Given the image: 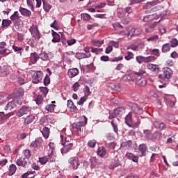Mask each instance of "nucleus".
I'll return each mask as SVG.
<instances>
[{
    "mask_svg": "<svg viewBox=\"0 0 178 178\" xmlns=\"http://www.w3.org/2000/svg\"><path fill=\"white\" fill-rule=\"evenodd\" d=\"M145 71L140 70L139 72H134L132 73L135 80L136 81V85L138 87H145L147 86V80L145 78H143V74H145Z\"/></svg>",
    "mask_w": 178,
    "mask_h": 178,
    "instance_id": "f257e3e1",
    "label": "nucleus"
},
{
    "mask_svg": "<svg viewBox=\"0 0 178 178\" xmlns=\"http://www.w3.org/2000/svg\"><path fill=\"white\" fill-rule=\"evenodd\" d=\"M172 75L173 71L169 67H165L163 69V73L159 75V79L161 81H168V80L172 79Z\"/></svg>",
    "mask_w": 178,
    "mask_h": 178,
    "instance_id": "f03ea898",
    "label": "nucleus"
},
{
    "mask_svg": "<svg viewBox=\"0 0 178 178\" xmlns=\"http://www.w3.org/2000/svg\"><path fill=\"white\" fill-rule=\"evenodd\" d=\"M60 138L62 144L63 145V147L61 148L60 151L62 154H67V152L72 151V149L73 148V143H69V141H65V140H66V138H65V136H63V135H60Z\"/></svg>",
    "mask_w": 178,
    "mask_h": 178,
    "instance_id": "7ed1b4c3",
    "label": "nucleus"
},
{
    "mask_svg": "<svg viewBox=\"0 0 178 178\" xmlns=\"http://www.w3.org/2000/svg\"><path fill=\"white\" fill-rule=\"evenodd\" d=\"M29 31L31 33V35L35 38V40H40L41 35L40 31L38 30V26L33 24L30 29Z\"/></svg>",
    "mask_w": 178,
    "mask_h": 178,
    "instance_id": "20e7f679",
    "label": "nucleus"
},
{
    "mask_svg": "<svg viewBox=\"0 0 178 178\" xmlns=\"http://www.w3.org/2000/svg\"><path fill=\"white\" fill-rule=\"evenodd\" d=\"M83 119L84 122L81 121L78 122H74L72 124V128L75 129L76 130H79V131H83V129H81V127H84V126L87 124V120H88L87 117H86L85 115H83Z\"/></svg>",
    "mask_w": 178,
    "mask_h": 178,
    "instance_id": "39448f33",
    "label": "nucleus"
},
{
    "mask_svg": "<svg viewBox=\"0 0 178 178\" xmlns=\"http://www.w3.org/2000/svg\"><path fill=\"white\" fill-rule=\"evenodd\" d=\"M42 138L40 137V138H37L35 141H33L31 143V147L32 148V149H33V151H38V149H40V148H41L42 147Z\"/></svg>",
    "mask_w": 178,
    "mask_h": 178,
    "instance_id": "423d86ee",
    "label": "nucleus"
},
{
    "mask_svg": "<svg viewBox=\"0 0 178 178\" xmlns=\"http://www.w3.org/2000/svg\"><path fill=\"white\" fill-rule=\"evenodd\" d=\"M132 113L131 112L129 113L128 115L125 118V123L127 124V126H129V127H131V126H138L140 124V120H138V122H133V118H132Z\"/></svg>",
    "mask_w": 178,
    "mask_h": 178,
    "instance_id": "0eeeda50",
    "label": "nucleus"
},
{
    "mask_svg": "<svg viewBox=\"0 0 178 178\" xmlns=\"http://www.w3.org/2000/svg\"><path fill=\"white\" fill-rule=\"evenodd\" d=\"M129 106L136 115H143L144 110H143V108H141L138 104H134V103H131L129 104Z\"/></svg>",
    "mask_w": 178,
    "mask_h": 178,
    "instance_id": "6e6552de",
    "label": "nucleus"
},
{
    "mask_svg": "<svg viewBox=\"0 0 178 178\" xmlns=\"http://www.w3.org/2000/svg\"><path fill=\"white\" fill-rule=\"evenodd\" d=\"M43 74H44L41 71L33 72V73L32 74V77L33 79V83L34 84H38V83H40V81L42 80Z\"/></svg>",
    "mask_w": 178,
    "mask_h": 178,
    "instance_id": "1a4fd4ad",
    "label": "nucleus"
},
{
    "mask_svg": "<svg viewBox=\"0 0 178 178\" xmlns=\"http://www.w3.org/2000/svg\"><path fill=\"white\" fill-rule=\"evenodd\" d=\"M143 33V29L141 28H132L129 32H128V37L130 38H133V37H137V35H140Z\"/></svg>",
    "mask_w": 178,
    "mask_h": 178,
    "instance_id": "9d476101",
    "label": "nucleus"
},
{
    "mask_svg": "<svg viewBox=\"0 0 178 178\" xmlns=\"http://www.w3.org/2000/svg\"><path fill=\"white\" fill-rule=\"evenodd\" d=\"M31 111V107L23 106L17 112V116L18 118H22L24 115H27Z\"/></svg>",
    "mask_w": 178,
    "mask_h": 178,
    "instance_id": "9b49d317",
    "label": "nucleus"
},
{
    "mask_svg": "<svg viewBox=\"0 0 178 178\" xmlns=\"http://www.w3.org/2000/svg\"><path fill=\"white\" fill-rule=\"evenodd\" d=\"M147 152H148V147H147V145L144 143L140 144L138 147L139 156H145Z\"/></svg>",
    "mask_w": 178,
    "mask_h": 178,
    "instance_id": "f8f14e48",
    "label": "nucleus"
},
{
    "mask_svg": "<svg viewBox=\"0 0 178 178\" xmlns=\"http://www.w3.org/2000/svg\"><path fill=\"white\" fill-rule=\"evenodd\" d=\"M17 166H22V168H27L29 166V160L24 158H19L16 161Z\"/></svg>",
    "mask_w": 178,
    "mask_h": 178,
    "instance_id": "ddd939ff",
    "label": "nucleus"
},
{
    "mask_svg": "<svg viewBox=\"0 0 178 178\" xmlns=\"http://www.w3.org/2000/svg\"><path fill=\"white\" fill-rule=\"evenodd\" d=\"M22 95H24V89H23V88H19L14 90L13 98H19V97H22Z\"/></svg>",
    "mask_w": 178,
    "mask_h": 178,
    "instance_id": "4468645a",
    "label": "nucleus"
},
{
    "mask_svg": "<svg viewBox=\"0 0 178 178\" xmlns=\"http://www.w3.org/2000/svg\"><path fill=\"white\" fill-rule=\"evenodd\" d=\"M69 163L72 165L74 169L79 168V158L72 157L69 159Z\"/></svg>",
    "mask_w": 178,
    "mask_h": 178,
    "instance_id": "2eb2a0df",
    "label": "nucleus"
},
{
    "mask_svg": "<svg viewBox=\"0 0 178 178\" xmlns=\"http://www.w3.org/2000/svg\"><path fill=\"white\" fill-rule=\"evenodd\" d=\"M67 74L70 79H73V77H76L77 74H79V69L77 68H72L70 69L67 72Z\"/></svg>",
    "mask_w": 178,
    "mask_h": 178,
    "instance_id": "dca6fc26",
    "label": "nucleus"
},
{
    "mask_svg": "<svg viewBox=\"0 0 178 178\" xmlns=\"http://www.w3.org/2000/svg\"><path fill=\"white\" fill-rule=\"evenodd\" d=\"M154 126L156 127V129H159V130H165V129H166V124L159 121H155L154 122Z\"/></svg>",
    "mask_w": 178,
    "mask_h": 178,
    "instance_id": "f3484780",
    "label": "nucleus"
},
{
    "mask_svg": "<svg viewBox=\"0 0 178 178\" xmlns=\"http://www.w3.org/2000/svg\"><path fill=\"white\" fill-rule=\"evenodd\" d=\"M67 106L70 109V112H76L77 111V107L74 106V103L70 99L67 101Z\"/></svg>",
    "mask_w": 178,
    "mask_h": 178,
    "instance_id": "a211bd4d",
    "label": "nucleus"
},
{
    "mask_svg": "<svg viewBox=\"0 0 178 178\" xmlns=\"http://www.w3.org/2000/svg\"><path fill=\"white\" fill-rule=\"evenodd\" d=\"M76 58L77 59H84L86 58H91V54H86V53H76Z\"/></svg>",
    "mask_w": 178,
    "mask_h": 178,
    "instance_id": "6ab92c4d",
    "label": "nucleus"
},
{
    "mask_svg": "<svg viewBox=\"0 0 178 178\" xmlns=\"http://www.w3.org/2000/svg\"><path fill=\"white\" fill-rule=\"evenodd\" d=\"M16 107V103L15 101H11L7 104L5 106V111H12V109Z\"/></svg>",
    "mask_w": 178,
    "mask_h": 178,
    "instance_id": "aec40b11",
    "label": "nucleus"
},
{
    "mask_svg": "<svg viewBox=\"0 0 178 178\" xmlns=\"http://www.w3.org/2000/svg\"><path fill=\"white\" fill-rule=\"evenodd\" d=\"M19 12L21 13V15H22V16H31V11L24 8H19Z\"/></svg>",
    "mask_w": 178,
    "mask_h": 178,
    "instance_id": "412c9836",
    "label": "nucleus"
},
{
    "mask_svg": "<svg viewBox=\"0 0 178 178\" xmlns=\"http://www.w3.org/2000/svg\"><path fill=\"white\" fill-rule=\"evenodd\" d=\"M124 113V108L120 107L114 110L113 115H115V116H122V115H123Z\"/></svg>",
    "mask_w": 178,
    "mask_h": 178,
    "instance_id": "4be33fe9",
    "label": "nucleus"
},
{
    "mask_svg": "<svg viewBox=\"0 0 178 178\" xmlns=\"http://www.w3.org/2000/svg\"><path fill=\"white\" fill-rule=\"evenodd\" d=\"M38 59H40V56H38V54H37V53L31 54L30 60L31 63H36Z\"/></svg>",
    "mask_w": 178,
    "mask_h": 178,
    "instance_id": "5701e85b",
    "label": "nucleus"
},
{
    "mask_svg": "<svg viewBox=\"0 0 178 178\" xmlns=\"http://www.w3.org/2000/svg\"><path fill=\"white\" fill-rule=\"evenodd\" d=\"M44 138L47 140L49 137V129L48 127H44L42 130L40 131Z\"/></svg>",
    "mask_w": 178,
    "mask_h": 178,
    "instance_id": "b1692460",
    "label": "nucleus"
},
{
    "mask_svg": "<svg viewBox=\"0 0 178 178\" xmlns=\"http://www.w3.org/2000/svg\"><path fill=\"white\" fill-rule=\"evenodd\" d=\"M147 67L149 70H151L152 72H155L156 73H157V72H159V67H158V65L154 64H148L147 65Z\"/></svg>",
    "mask_w": 178,
    "mask_h": 178,
    "instance_id": "393cba45",
    "label": "nucleus"
},
{
    "mask_svg": "<svg viewBox=\"0 0 178 178\" xmlns=\"http://www.w3.org/2000/svg\"><path fill=\"white\" fill-rule=\"evenodd\" d=\"M51 54L47 52H42L40 54V58L42 60H49Z\"/></svg>",
    "mask_w": 178,
    "mask_h": 178,
    "instance_id": "a878e982",
    "label": "nucleus"
},
{
    "mask_svg": "<svg viewBox=\"0 0 178 178\" xmlns=\"http://www.w3.org/2000/svg\"><path fill=\"white\" fill-rule=\"evenodd\" d=\"M35 117L33 115H28L25 119H24V124H30L32 122H34V119Z\"/></svg>",
    "mask_w": 178,
    "mask_h": 178,
    "instance_id": "bb28decb",
    "label": "nucleus"
},
{
    "mask_svg": "<svg viewBox=\"0 0 178 178\" xmlns=\"http://www.w3.org/2000/svg\"><path fill=\"white\" fill-rule=\"evenodd\" d=\"M90 162L91 169H94V168L98 165V159H97L96 157H91L90 159Z\"/></svg>",
    "mask_w": 178,
    "mask_h": 178,
    "instance_id": "cd10ccee",
    "label": "nucleus"
},
{
    "mask_svg": "<svg viewBox=\"0 0 178 178\" xmlns=\"http://www.w3.org/2000/svg\"><path fill=\"white\" fill-rule=\"evenodd\" d=\"M11 24H12V21L8 19H3L1 27L3 29H8V27H9Z\"/></svg>",
    "mask_w": 178,
    "mask_h": 178,
    "instance_id": "c85d7f7f",
    "label": "nucleus"
},
{
    "mask_svg": "<svg viewBox=\"0 0 178 178\" xmlns=\"http://www.w3.org/2000/svg\"><path fill=\"white\" fill-rule=\"evenodd\" d=\"M48 162H55L56 161V154L54 153V152H51L50 154L47 156Z\"/></svg>",
    "mask_w": 178,
    "mask_h": 178,
    "instance_id": "c756f323",
    "label": "nucleus"
},
{
    "mask_svg": "<svg viewBox=\"0 0 178 178\" xmlns=\"http://www.w3.org/2000/svg\"><path fill=\"white\" fill-rule=\"evenodd\" d=\"M19 19L20 17H19V12L17 11H15L10 17V19L12 22H13V23H16V22H17Z\"/></svg>",
    "mask_w": 178,
    "mask_h": 178,
    "instance_id": "7c9ffc66",
    "label": "nucleus"
},
{
    "mask_svg": "<svg viewBox=\"0 0 178 178\" xmlns=\"http://www.w3.org/2000/svg\"><path fill=\"white\" fill-rule=\"evenodd\" d=\"M165 102L167 104V105H168V106H170V108H173V106L176 105V103L169 97L165 98Z\"/></svg>",
    "mask_w": 178,
    "mask_h": 178,
    "instance_id": "2f4dec72",
    "label": "nucleus"
},
{
    "mask_svg": "<svg viewBox=\"0 0 178 178\" xmlns=\"http://www.w3.org/2000/svg\"><path fill=\"white\" fill-rule=\"evenodd\" d=\"M97 155H99L102 158V156H105V155H106V150H105L104 147H100L98 148Z\"/></svg>",
    "mask_w": 178,
    "mask_h": 178,
    "instance_id": "473e14b6",
    "label": "nucleus"
},
{
    "mask_svg": "<svg viewBox=\"0 0 178 178\" xmlns=\"http://www.w3.org/2000/svg\"><path fill=\"white\" fill-rule=\"evenodd\" d=\"M16 165L15 164L10 165L9 167L8 175L9 176H13L16 172Z\"/></svg>",
    "mask_w": 178,
    "mask_h": 178,
    "instance_id": "72a5a7b5",
    "label": "nucleus"
},
{
    "mask_svg": "<svg viewBox=\"0 0 178 178\" xmlns=\"http://www.w3.org/2000/svg\"><path fill=\"white\" fill-rule=\"evenodd\" d=\"M53 35V39H52V42H59L60 41V36L59 34L56 33V32H53L52 33Z\"/></svg>",
    "mask_w": 178,
    "mask_h": 178,
    "instance_id": "f704fd0d",
    "label": "nucleus"
},
{
    "mask_svg": "<svg viewBox=\"0 0 178 178\" xmlns=\"http://www.w3.org/2000/svg\"><path fill=\"white\" fill-rule=\"evenodd\" d=\"M91 44L94 45V47H101V45H103L104 44V40H91Z\"/></svg>",
    "mask_w": 178,
    "mask_h": 178,
    "instance_id": "c9c22d12",
    "label": "nucleus"
},
{
    "mask_svg": "<svg viewBox=\"0 0 178 178\" xmlns=\"http://www.w3.org/2000/svg\"><path fill=\"white\" fill-rule=\"evenodd\" d=\"M56 107V105L55 104H48L45 106V109L46 111H47V112L52 113L54 112V111H55Z\"/></svg>",
    "mask_w": 178,
    "mask_h": 178,
    "instance_id": "e433bc0d",
    "label": "nucleus"
},
{
    "mask_svg": "<svg viewBox=\"0 0 178 178\" xmlns=\"http://www.w3.org/2000/svg\"><path fill=\"white\" fill-rule=\"evenodd\" d=\"M23 154L24 156L25 157L24 158V159H27V161H29V159H30V158L31 157V152H30L29 149L24 150Z\"/></svg>",
    "mask_w": 178,
    "mask_h": 178,
    "instance_id": "4c0bfd02",
    "label": "nucleus"
},
{
    "mask_svg": "<svg viewBox=\"0 0 178 178\" xmlns=\"http://www.w3.org/2000/svg\"><path fill=\"white\" fill-rule=\"evenodd\" d=\"M42 1L43 2V8L44 10H45V12H49V10H51V5H49L48 3H47L45 1V0H42Z\"/></svg>",
    "mask_w": 178,
    "mask_h": 178,
    "instance_id": "58836bf2",
    "label": "nucleus"
},
{
    "mask_svg": "<svg viewBox=\"0 0 178 178\" xmlns=\"http://www.w3.org/2000/svg\"><path fill=\"white\" fill-rule=\"evenodd\" d=\"M13 49L16 52V54H20V55H22L23 52V47H17L16 45L13 46Z\"/></svg>",
    "mask_w": 178,
    "mask_h": 178,
    "instance_id": "ea45409f",
    "label": "nucleus"
},
{
    "mask_svg": "<svg viewBox=\"0 0 178 178\" xmlns=\"http://www.w3.org/2000/svg\"><path fill=\"white\" fill-rule=\"evenodd\" d=\"M170 51V44L169 43L164 44L162 47V52L164 54Z\"/></svg>",
    "mask_w": 178,
    "mask_h": 178,
    "instance_id": "a19ab883",
    "label": "nucleus"
},
{
    "mask_svg": "<svg viewBox=\"0 0 178 178\" xmlns=\"http://www.w3.org/2000/svg\"><path fill=\"white\" fill-rule=\"evenodd\" d=\"M143 133L147 140H152V134H151V131L144 130Z\"/></svg>",
    "mask_w": 178,
    "mask_h": 178,
    "instance_id": "79ce46f5",
    "label": "nucleus"
},
{
    "mask_svg": "<svg viewBox=\"0 0 178 178\" xmlns=\"http://www.w3.org/2000/svg\"><path fill=\"white\" fill-rule=\"evenodd\" d=\"M124 81H136V78L133 79L130 74H127L123 77Z\"/></svg>",
    "mask_w": 178,
    "mask_h": 178,
    "instance_id": "37998d69",
    "label": "nucleus"
},
{
    "mask_svg": "<svg viewBox=\"0 0 178 178\" xmlns=\"http://www.w3.org/2000/svg\"><path fill=\"white\" fill-rule=\"evenodd\" d=\"M81 19H83L84 21L88 22V20L91 19V15L87 13H83L81 15Z\"/></svg>",
    "mask_w": 178,
    "mask_h": 178,
    "instance_id": "c03bdc74",
    "label": "nucleus"
},
{
    "mask_svg": "<svg viewBox=\"0 0 178 178\" xmlns=\"http://www.w3.org/2000/svg\"><path fill=\"white\" fill-rule=\"evenodd\" d=\"M111 88L112 90H114L115 91H118V92L122 91V88H120V86H119V85H115V84L112 83L111 85Z\"/></svg>",
    "mask_w": 178,
    "mask_h": 178,
    "instance_id": "a18cd8bd",
    "label": "nucleus"
},
{
    "mask_svg": "<svg viewBox=\"0 0 178 178\" xmlns=\"http://www.w3.org/2000/svg\"><path fill=\"white\" fill-rule=\"evenodd\" d=\"M136 61L138 62V63L141 64L143 63V62L145 63V57L143 56H138L136 58Z\"/></svg>",
    "mask_w": 178,
    "mask_h": 178,
    "instance_id": "49530a36",
    "label": "nucleus"
},
{
    "mask_svg": "<svg viewBox=\"0 0 178 178\" xmlns=\"http://www.w3.org/2000/svg\"><path fill=\"white\" fill-rule=\"evenodd\" d=\"M88 145L90 148H95V145H97V140H90L88 142Z\"/></svg>",
    "mask_w": 178,
    "mask_h": 178,
    "instance_id": "de8ad7c7",
    "label": "nucleus"
},
{
    "mask_svg": "<svg viewBox=\"0 0 178 178\" xmlns=\"http://www.w3.org/2000/svg\"><path fill=\"white\" fill-rule=\"evenodd\" d=\"M39 162H40V163H41V165H45V163H47V162H49L48 158L47 156L40 157V158H39Z\"/></svg>",
    "mask_w": 178,
    "mask_h": 178,
    "instance_id": "09e8293b",
    "label": "nucleus"
},
{
    "mask_svg": "<svg viewBox=\"0 0 178 178\" xmlns=\"http://www.w3.org/2000/svg\"><path fill=\"white\" fill-rule=\"evenodd\" d=\"M155 59H156L155 56H152L145 57V63H148L149 62H153V60H155Z\"/></svg>",
    "mask_w": 178,
    "mask_h": 178,
    "instance_id": "8fccbe9b",
    "label": "nucleus"
},
{
    "mask_svg": "<svg viewBox=\"0 0 178 178\" xmlns=\"http://www.w3.org/2000/svg\"><path fill=\"white\" fill-rule=\"evenodd\" d=\"M13 113H9L6 115L3 114L1 118V120H6V119H9V118H10V116H13Z\"/></svg>",
    "mask_w": 178,
    "mask_h": 178,
    "instance_id": "3c124183",
    "label": "nucleus"
},
{
    "mask_svg": "<svg viewBox=\"0 0 178 178\" xmlns=\"http://www.w3.org/2000/svg\"><path fill=\"white\" fill-rule=\"evenodd\" d=\"M127 54V56L124 57V59H126V60H130V59H133V58H134V54H133V52L128 51Z\"/></svg>",
    "mask_w": 178,
    "mask_h": 178,
    "instance_id": "603ef678",
    "label": "nucleus"
},
{
    "mask_svg": "<svg viewBox=\"0 0 178 178\" xmlns=\"http://www.w3.org/2000/svg\"><path fill=\"white\" fill-rule=\"evenodd\" d=\"M83 92L85 94V97H88V95L91 94V92L90 91V88L88 86H85L83 89Z\"/></svg>",
    "mask_w": 178,
    "mask_h": 178,
    "instance_id": "864d4df0",
    "label": "nucleus"
},
{
    "mask_svg": "<svg viewBox=\"0 0 178 178\" xmlns=\"http://www.w3.org/2000/svg\"><path fill=\"white\" fill-rule=\"evenodd\" d=\"M170 44H171V47L172 48H176V47H177V45H178V40H177V39H176V38L172 39L170 41Z\"/></svg>",
    "mask_w": 178,
    "mask_h": 178,
    "instance_id": "5fc2aeb1",
    "label": "nucleus"
},
{
    "mask_svg": "<svg viewBox=\"0 0 178 178\" xmlns=\"http://www.w3.org/2000/svg\"><path fill=\"white\" fill-rule=\"evenodd\" d=\"M106 145L110 149H115V148L116 147V143H114V142H112V143H106Z\"/></svg>",
    "mask_w": 178,
    "mask_h": 178,
    "instance_id": "6e6d98bb",
    "label": "nucleus"
},
{
    "mask_svg": "<svg viewBox=\"0 0 178 178\" xmlns=\"http://www.w3.org/2000/svg\"><path fill=\"white\" fill-rule=\"evenodd\" d=\"M43 83L44 86H48L49 83H51V79L49 78L48 74H47L44 77Z\"/></svg>",
    "mask_w": 178,
    "mask_h": 178,
    "instance_id": "4d7b16f0",
    "label": "nucleus"
},
{
    "mask_svg": "<svg viewBox=\"0 0 178 178\" xmlns=\"http://www.w3.org/2000/svg\"><path fill=\"white\" fill-rule=\"evenodd\" d=\"M28 6L31 7V10H34V0H27Z\"/></svg>",
    "mask_w": 178,
    "mask_h": 178,
    "instance_id": "13d9d810",
    "label": "nucleus"
},
{
    "mask_svg": "<svg viewBox=\"0 0 178 178\" xmlns=\"http://www.w3.org/2000/svg\"><path fill=\"white\" fill-rule=\"evenodd\" d=\"M145 0H129V5H134L136 3H141V2H144Z\"/></svg>",
    "mask_w": 178,
    "mask_h": 178,
    "instance_id": "bf43d9fd",
    "label": "nucleus"
},
{
    "mask_svg": "<svg viewBox=\"0 0 178 178\" xmlns=\"http://www.w3.org/2000/svg\"><path fill=\"white\" fill-rule=\"evenodd\" d=\"M35 171H28L27 172L22 175V178H27L30 175H34Z\"/></svg>",
    "mask_w": 178,
    "mask_h": 178,
    "instance_id": "052dcab7",
    "label": "nucleus"
},
{
    "mask_svg": "<svg viewBox=\"0 0 178 178\" xmlns=\"http://www.w3.org/2000/svg\"><path fill=\"white\" fill-rule=\"evenodd\" d=\"M111 124H112V127L113 128L115 133H118V125L116 124H115V120H113L111 121Z\"/></svg>",
    "mask_w": 178,
    "mask_h": 178,
    "instance_id": "680f3d73",
    "label": "nucleus"
},
{
    "mask_svg": "<svg viewBox=\"0 0 178 178\" xmlns=\"http://www.w3.org/2000/svg\"><path fill=\"white\" fill-rule=\"evenodd\" d=\"M40 90L44 95H47V94H48V88L47 87H40Z\"/></svg>",
    "mask_w": 178,
    "mask_h": 178,
    "instance_id": "e2e57ef3",
    "label": "nucleus"
},
{
    "mask_svg": "<svg viewBox=\"0 0 178 178\" xmlns=\"http://www.w3.org/2000/svg\"><path fill=\"white\" fill-rule=\"evenodd\" d=\"M79 88L80 83H79V82H76L72 86L73 91H77Z\"/></svg>",
    "mask_w": 178,
    "mask_h": 178,
    "instance_id": "0e129e2a",
    "label": "nucleus"
},
{
    "mask_svg": "<svg viewBox=\"0 0 178 178\" xmlns=\"http://www.w3.org/2000/svg\"><path fill=\"white\" fill-rule=\"evenodd\" d=\"M159 37L158 35H153L151 36L150 38L147 39V41L149 42V41H157Z\"/></svg>",
    "mask_w": 178,
    "mask_h": 178,
    "instance_id": "69168bd1",
    "label": "nucleus"
},
{
    "mask_svg": "<svg viewBox=\"0 0 178 178\" xmlns=\"http://www.w3.org/2000/svg\"><path fill=\"white\" fill-rule=\"evenodd\" d=\"M152 55H155V56H159V49H154L152 50Z\"/></svg>",
    "mask_w": 178,
    "mask_h": 178,
    "instance_id": "338daca9",
    "label": "nucleus"
},
{
    "mask_svg": "<svg viewBox=\"0 0 178 178\" xmlns=\"http://www.w3.org/2000/svg\"><path fill=\"white\" fill-rule=\"evenodd\" d=\"M152 17V15L145 16L143 17V22H145V23H147V22H149V20H151Z\"/></svg>",
    "mask_w": 178,
    "mask_h": 178,
    "instance_id": "774afa93",
    "label": "nucleus"
}]
</instances>
